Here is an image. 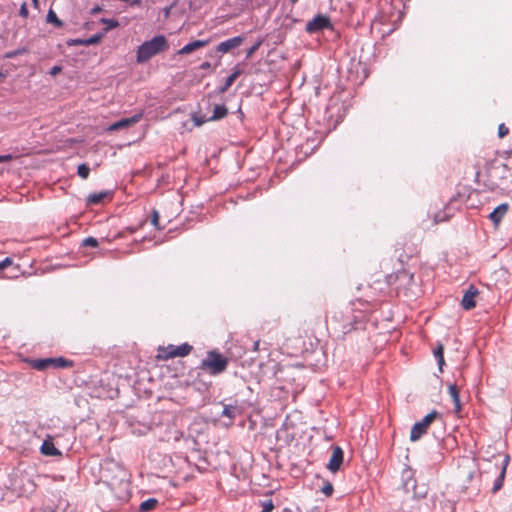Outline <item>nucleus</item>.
I'll use <instances>...</instances> for the list:
<instances>
[{"label": "nucleus", "mask_w": 512, "mask_h": 512, "mask_svg": "<svg viewBox=\"0 0 512 512\" xmlns=\"http://www.w3.org/2000/svg\"><path fill=\"white\" fill-rule=\"evenodd\" d=\"M168 42L164 35H157L151 40L143 42L137 49L136 60L138 63H145L153 56L165 51Z\"/></svg>", "instance_id": "f257e3e1"}, {"label": "nucleus", "mask_w": 512, "mask_h": 512, "mask_svg": "<svg viewBox=\"0 0 512 512\" xmlns=\"http://www.w3.org/2000/svg\"><path fill=\"white\" fill-rule=\"evenodd\" d=\"M387 283L390 286H394L398 293L403 292L405 295H408L410 292L415 294L413 288L417 286L414 282L413 273L407 270H400L395 274L388 275Z\"/></svg>", "instance_id": "f03ea898"}, {"label": "nucleus", "mask_w": 512, "mask_h": 512, "mask_svg": "<svg viewBox=\"0 0 512 512\" xmlns=\"http://www.w3.org/2000/svg\"><path fill=\"white\" fill-rule=\"evenodd\" d=\"M229 360L217 350L208 351L206 358L202 359L200 368L208 370L211 375H218L224 372Z\"/></svg>", "instance_id": "7ed1b4c3"}, {"label": "nucleus", "mask_w": 512, "mask_h": 512, "mask_svg": "<svg viewBox=\"0 0 512 512\" xmlns=\"http://www.w3.org/2000/svg\"><path fill=\"white\" fill-rule=\"evenodd\" d=\"M192 350V346L188 343H183L179 346L168 345L167 347H159L157 357L162 360H167L175 357H184Z\"/></svg>", "instance_id": "20e7f679"}, {"label": "nucleus", "mask_w": 512, "mask_h": 512, "mask_svg": "<svg viewBox=\"0 0 512 512\" xmlns=\"http://www.w3.org/2000/svg\"><path fill=\"white\" fill-rule=\"evenodd\" d=\"M228 114V109L224 104H217L213 108V113L211 116L202 115L200 113H193L191 116L192 121L195 126H201L206 122L210 121H218L226 117Z\"/></svg>", "instance_id": "39448f33"}, {"label": "nucleus", "mask_w": 512, "mask_h": 512, "mask_svg": "<svg viewBox=\"0 0 512 512\" xmlns=\"http://www.w3.org/2000/svg\"><path fill=\"white\" fill-rule=\"evenodd\" d=\"M439 416L440 414L436 410H432L421 421L416 422L411 429L410 440L412 442L419 440L427 432L430 424Z\"/></svg>", "instance_id": "423d86ee"}, {"label": "nucleus", "mask_w": 512, "mask_h": 512, "mask_svg": "<svg viewBox=\"0 0 512 512\" xmlns=\"http://www.w3.org/2000/svg\"><path fill=\"white\" fill-rule=\"evenodd\" d=\"M510 457L508 455H505L501 463H495L493 465V469L495 470V473H497V477L493 482V486L491 489L492 493L498 492L502 487L504 483V479L506 476V470L509 465Z\"/></svg>", "instance_id": "0eeeda50"}, {"label": "nucleus", "mask_w": 512, "mask_h": 512, "mask_svg": "<svg viewBox=\"0 0 512 512\" xmlns=\"http://www.w3.org/2000/svg\"><path fill=\"white\" fill-rule=\"evenodd\" d=\"M331 27L330 18L326 15L318 14L307 22L305 30L309 34H314Z\"/></svg>", "instance_id": "6e6552de"}, {"label": "nucleus", "mask_w": 512, "mask_h": 512, "mask_svg": "<svg viewBox=\"0 0 512 512\" xmlns=\"http://www.w3.org/2000/svg\"><path fill=\"white\" fill-rule=\"evenodd\" d=\"M344 460V452L340 446H333L332 447V455L329 459V462L327 464V469L332 472L336 473Z\"/></svg>", "instance_id": "1a4fd4ad"}, {"label": "nucleus", "mask_w": 512, "mask_h": 512, "mask_svg": "<svg viewBox=\"0 0 512 512\" xmlns=\"http://www.w3.org/2000/svg\"><path fill=\"white\" fill-rule=\"evenodd\" d=\"M143 115H144V112L139 111L138 113L134 114L131 117L123 118V119L111 124L109 126L108 130L116 131V130H119V129H122L125 127H129V126L139 122L141 120V118L143 117Z\"/></svg>", "instance_id": "9d476101"}, {"label": "nucleus", "mask_w": 512, "mask_h": 512, "mask_svg": "<svg viewBox=\"0 0 512 512\" xmlns=\"http://www.w3.org/2000/svg\"><path fill=\"white\" fill-rule=\"evenodd\" d=\"M479 291L474 285H470L469 288L465 291L461 305L464 310H471L476 306L475 297L478 295Z\"/></svg>", "instance_id": "9b49d317"}, {"label": "nucleus", "mask_w": 512, "mask_h": 512, "mask_svg": "<svg viewBox=\"0 0 512 512\" xmlns=\"http://www.w3.org/2000/svg\"><path fill=\"white\" fill-rule=\"evenodd\" d=\"M244 41L243 36H235L233 38L227 39L221 43H219L216 47V50L221 53H227L231 49L238 47Z\"/></svg>", "instance_id": "f8f14e48"}, {"label": "nucleus", "mask_w": 512, "mask_h": 512, "mask_svg": "<svg viewBox=\"0 0 512 512\" xmlns=\"http://www.w3.org/2000/svg\"><path fill=\"white\" fill-rule=\"evenodd\" d=\"M509 205L502 203L498 205L489 215L488 218L492 221L495 227H498L503 217L508 212Z\"/></svg>", "instance_id": "ddd939ff"}, {"label": "nucleus", "mask_w": 512, "mask_h": 512, "mask_svg": "<svg viewBox=\"0 0 512 512\" xmlns=\"http://www.w3.org/2000/svg\"><path fill=\"white\" fill-rule=\"evenodd\" d=\"M208 43V40H194L184 45L179 51V55L189 54L199 48L204 47Z\"/></svg>", "instance_id": "4468645a"}, {"label": "nucleus", "mask_w": 512, "mask_h": 512, "mask_svg": "<svg viewBox=\"0 0 512 512\" xmlns=\"http://www.w3.org/2000/svg\"><path fill=\"white\" fill-rule=\"evenodd\" d=\"M448 393L453 401L455 412L458 413L461 410V402L458 387L455 383H451L448 386Z\"/></svg>", "instance_id": "2eb2a0df"}, {"label": "nucleus", "mask_w": 512, "mask_h": 512, "mask_svg": "<svg viewBox=\"0 0 512 512\" xmlns=\"http://www.w3.org/2000/svg\"><path fill=\"white\" fill-rule=\"evenodd\" d=\"M40 451L43 455L46 456L61 455V452L55 447L54 443L51 441H44L41 445Z\"/></svg>", "instance_id": "dca6fc26"}, {"label": "nucleus", "mask_w": 512, "mask_h": 512, "mask_svg": "<svg viewBox=\"0 0 512 512\" xmlns=\"http://www.w3.org/2000/svg\"><path fill=\"white\" fill-rule=\"evenodd\" d=\"M103 36L104 33H97L86 39H75L73 40V43L77 45L90 46L99 43Z\"/></svg>", "instance_id": "f3484780"}, {"label": "nucleus", "mask_w": 512, "mask_h": 512, "mask_svg": "<svg viewBox=\"0 0 512 512\" xmlns=\"http://www.w3.org/2000/svg\"><path fill=\"white\" fill-rule=\"evenodd\" d=\"M241 74V70L237 67H235L232 74H230L226 79L224 84L219 87V92L224 93L226 92L230 86L234 83V81L237 79V77Z\"/></svg>", "instance_id": "a211bd4d"}, {"label": "nucleus", "mask_w": 512, "mask_h": 512, "mask_svg": "<svg viewBox=\"0 0 512 512\" xmlns=\"http://www.w3.org/2000/svg\"><path fill=\"white\" fill-rule=\"evenodd\" d=\"M109 195L108 191L94 192L87 197V202L92 205L100 204Z\"/></svg>", "instance_id": "6ab92c4d"}, {"label": "nucleus", "mask_w": 512, "mask_h": 512, "mask_svg": "<svg viewBox=\"0 0 512 512\" xmlns=\"http://www.w3.org/2000/svg\"><path fill=\"white\" fill-rule=\"evenodd\" d=\"M433 355L437 361L438 368L440 371L443 369L444 361V347L441 343H439L433 350Z\"/></svg>", "instance_id": "aec40b11"}, {"label": "nucleus", "mask_w": 512, "mask_h": 512, "mask_svg": "<svg viewBox=\"0 0 512 512\" xmlns=\"http://www.w3.org/2000/svg\"><path fill=\"white\" fill-rule=\"evenodd\" d=\"M51 362V358L35 359L31 361V366L38 371H44L51 367Z\"/></svg>", "instance_id": "412c9836"}, {"label": "nucleus", "mask_w": 512, "mask_h": 512, "mask_svg": "<svg viewBox=\"0 0 512 512\" xmlns=\"http://www.w3.org/2000/svg\"><path fill=\"white\" fill-rule=\"evenodd\" d=\"M51 366L54 368H70L73 366V361L64 357L51 358Z\"/></svg>", "instance_id": "4be33fe9"}, {"label": "nucleus", "mask_w": 512, "mask_h": 512, "mask_svg": "<svg viewBox=\"0 0 512 512\" xmlns=\"http://www.w3.org/2000/svg\"><path fill=\"white\" fill-rule=\"evenodd\" d=\"M158 500L156 498H149L143 501L139 506V512H149L156 508Z\"/></svg>", "instance_id": "5701e85b"}, {"label": "nucleus", "mask_w": 512, "mask_h": 512, "mask_svg": "<svg viewBox=\"0 0 512 512\" xmlns=\"http://www.w3.org/2000/svg\"><path fill=\"white\" fill-rule=\"evenodd\" d=\"M101 23L105 24L106 27L102 33H107L109 30L114 29L119 26V22L115 19L102 18Z\"/></svg>", "instance_id": "b1692460"}, {"label": "nucleus", "mask_w": 512, "mask_h": 512, "mask_svg": "<svg viewBox=\"0 0 512 512\" xmlns=\"http://www.w3.org/2000/svg\"><path fill=\"white\" fill-rule=\"evenodd\" d=\"M236 411H237L236 406L224 405L221 415L228 417L229 419H234L236 417Z\"/></svg>", "instance_id": "393cba45"}, {"label": "nucleus", "mask_w": 512, "mask_h": 512, "mask_svg": "<svg viewBox=\"0 0 512 512\" xmlns=\"http://www.w3.org/2000/svg\"><path fill=\"white\" fill-rule=\"evenodd\" d=\"M27 52H28L27 48L21 47V48H18V49L6 52L4 54V58L5 59H13V58H15V57H17L19 55H23V54H25Z\"/></svg>", "instance_id": "a878e982"}, {"label": "nucleus", "mask_w": 512, "mask_h": 512, "mask_svg": "<svg viewBox=\"0 0 512 512\" xmlns=\"http://www.w3.org/2000/svg\"><path fill=\"white\" fill-rule=\"evenodd\" d=\"M77 174L82 179H87L90 174V168L87 164L82 163L77 168Z\"/></svg>", "instance_id": "bb28decb"}, {"label": "nucleus", "mask_w": 512, "mask_h": 512, "mask_svg": "<svg viewBox=\"0 0 512 512\" xmlns=\"http://www.w3.org/2000/svg\"><path fill=\"white\" fill-rule=\"evenodd\" d=\"M46 18H47V22L53 23L57 27H61L62 26V22L59 20V18L57 17L56 13L52 9H50L48 11Z\"/></svg>", "instance_id": "cd10ccee"}, {"label": "nucleus", "mask_w": 512, "mask_h": 512, "mask_svg": "<svg viewBox=\"0 0 512 512\" xmlns=\"http://www.w3.org/2000/svg\"><path fill=\"white\" fill-rule=\"evenodd\" d=\"M98 244V240L91 236L83 239L82 241V246L97 247Z\"/></svg>", "instance_id": "c85d7f7f"}, {"label": "nucleus", "mask_w": 512, "mask_h": 512, "mask_svg": "<svg viewBox=\"0 0 512 512\" xmlns=\"http://www.w3.org/2000/svg\"><path fill=\"white\" fill-rule=\"evenodd\" d=\"M151 223L153 224V226H154L156 229H158V230H160V229H161V227L159 226V213H158V211H157V210H155V209H154V210H153V212H152Z\"/></svg>", "instance_id": "c756f323"}, {"label": "nucleus", "mask_w": 512, "mask_h": 512, "mask_svg": "<svg viewBox=\"0 0 512 512\" xmlns=\"http://www.w3.org/2000/svg\"><path fill=\"white\" fill-rule=\"evenodd\" d=\"M509 133V129L508 127L504 124V123H501L499 126H498V136L500 138H503L504 136H506L507 134Z\"/></svg>", "instance_id": "7c9ffc66"}, {"label": "nucleus", "mask_w": 512, "mask_h": 512, "mask_svg": "<svg viewBox=\"0 0 512 512\" xmlns=\"http://www.w3.org/2000/svg\"><path fill=\"white\" fill-rule=\"evenodd\" d=\"M272 500H266L262 502V511L261 512H271L273 509Z\"/></svg>", "instance_id": "2f4dec72"}, {"label": "nucleus", "mask_w": 512, "mask_h": 512, "mask_svg": "<svg viewBox=\"0 0 512 512\" xmlns=\"http://www.w3.org/2000/svg\"><path fill=\"white\" fill-rule=\"evenodd\" d=\"M261 41L256 42L254 45H252L246 52V58H250L252 54L260 47Z\"/></svg>", "instance_id": "473e14b6"}, {"label": "nucleus", "mask_w": 512, "mask_h": 512, "mask_svg": "<svg viewBox=\"0 0 512 512\" xmlns=\"http://www.w3.org/2000/svg\"><path fill=\"white\" fill-rule=\"evenodd\" d=\"M322 492L325 496H331L333 493V486L331 483H327L322 487Z\"/></svg>", "instance_id": "72a5a7b5"}, {"label": "nucleus", "mask_w": 512, "mask_h": 512, "mask_svg": "<svg viewBox=\"0 0 512 512\" xmlns=\"http://www.w3.org/2000/svg\"><path fill=\"white\" fill-rule=\"evenodd\" d=\"M19 15L23 18H27L28 15H29V11H28V8H27V4L24 2L22 3V5L20 6V9H19Z\"/></svg>", "instance_id": "f704fd0d"}, {"label": "nucleus", "mask_w": 512, "mask_h": 512, "mask_svg": "<svg viewBox=\"0 0 512 512\" xmlns=\"http://www.w3.org/2000/svg\"><path fill=\"white\" fill-rule=\"evenodd\" d=\"M61 70H62L61 66L55 65L50 69L49 74L51 76H56L57 74H59L61 72Z\"/></svg>", "instance_id": "c9c22d12"}, {"label": "nucleus", "mask_w": 512, "mask_h": 512, "mask_svg": "<svg viewBox=\"0 0 512 512\" xmlns=\"http://www.w3.org/2000/svg\"><path fill=\"white\" fill-rule=\"evenodd\" d=\"M12 263V260L8 257H6L4 260L0 261V269H3L7 265H10Z\"/></svg>", "instance_id": "e433bc0d"}, {"label": "nucleus", "mask_w": 512, "mask_h": 512, "mask_svg": "<svg viewBox=\"0 0 512 512\" xmlns=\"http://www.w3.org/2000/svg\"><path fill=\"white\" fill-rule=\"evenodd\" d=\"M209 68H211V63L208 61H205V62L201 63V65H200V69H202V70H207Z\"/></svg>", "instance_id": "4c0bfd02"}, {"label": "nucleus", "mask_w": 512, "mask_h": 512, "mask_svg": "<svg viewBox=\"0 0 512 512\" xmlns=\"http://www.w3.org/2000/svg\"><path fill=\"white\" fill-rule=\"evenodd\" d=\"M100 11H102V7H101V6H98V5H96L95 7H93V8L91 9V13H92V14H97V13H99Z\"/></svg>", "instance_id": "58836bf2"}, {"label": "nucleus", "mask_w": 512, "mask_h": 512, "mask_svg": "<svg viewBox=\"0 0 512 512\" xmlns=\"http://www.w3.org/2000/svg\"><path fill=\"white\" fill-rule=\"evenodd\" d=\"M259 345H260V342L259 341H255L254 344H253V350L254 351H258L259 350Z\"/></svg>", "instance_id": "ea45409f"}, {"label": "nucleus", "mask_w": 512, "mask_h": 512, "mask_svg": "<svg viewBox=\"0 0 512 512\" xmlns=\"http://www.w3.org/2000/svg\"><path fill=\"white\" fill-rule=\"evenodd\" d=\"M349 325H350V327H349V328H347V326H346V325H344V326H343V331H344V333H346V332H348V331H350V330L354 329V327L352 326V324H349Z\"/></svg>", "instance_id": "a19ab883"}, {"label": "nucleus", "mask_w": 512, "mask_h": 512, "mask_svg": "<svg viewBox=\"0 0 512 512\" xmlns=\"http://www.w3.org/2000/svg\"><path fill=\"white\" fill-rule=\"evenodd\" d=\"M5 78V74L3 72H0V81Z\"/></svg>", "instance_id": "79ce46f5"}, {"label": "nucleus", "mask_w": 512, "mask_h": 512, "mask_svg": "<svg viewBox=\"0 0 512 512\" xmlns=\"http://www.w3.org/2000/svg\"><path fill=\"white\" fill-rule=\"evenodd\" d=\"M7 158H9V156H0V162H1L2 160H4V159H7Z\"/></svg>", "instance_id": "37998d69"}, {"label": "nucleus", "mask_w": 512, "mask_h": 512, "mask_svg": "<svg viewBox=\"0 0 512 512\" xmlns=\"http://www.w3.org/2000/svg\"><path fill=\"white\" fill-rule=\"evenodd\" d=\"M33 3H34L35 6H37L38 0H33Z\"/></svg>", "instance_id": "c03bdc74"}, {"label": "nucleus", "mask_w": 512, "mask_h": 512, "mask_svg": "<svg viewBox=\"0 0 512 512\" xmlns=\"http://www.w3.org/2000/svg\"><path fill=\"white\" fill-rule=\"evenodd\" d=\"M298 0H290L292 4H295Z\"/></svg>", "instance_id": "a18cd8bd"}, {"label": "nucleus", "mask_w": 512, "mask_h": 512, "mask_svg": "<svg viewBox=\"0 0 512 512\" xmlns=\"http://www.w3.org/2000/svg\"><path fill=\"white\" fill-rule=\"evenodd\" d=\"M282 512H291L289 509H284Z\"/></svg>", "instance_id": "49530a36"}]
</instances>
